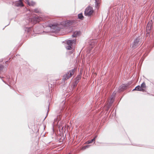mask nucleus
Listing matches in <instances>:
<instances>
[{
    "mask_svg": "<svg viewBox=\"0 0 154 154\" xmlns=\"http://www.w3.org/2000/svg\"><path fill=\"white\" fill-rule=\"evenodd\" d=\"M34 12L35 13H38L39 12V10L38 9H35L34 10Z\"/></svg>",
    "mask_w": 154,
    "mask_h": 154,
    "instance_id": "obj_18",
    "label": "nucleus"
},
{
    "mask_svg": "<svg viewBox=\"0 0 154 154\" xmlns=\"http://www.w3.org/2000/svg\"><path fill=\"white\" fill-rule=\"evenodd\" d=\"M3 68V66L2 65H0V71L2 70ZM0 78H1V77L0 76Z\"/></svg>",
    "mask_w": 154,
    "mask_h": 154,
    "instance_id": "obj_17",
    "label": "nucleus"
},
{
    "mask_svg": "<svg viewBox=\"0 0 154 154\" xmlns=\"http://www.w3.org/2000/svg\"><path fill=\"white\" fill-rule=\"evenodd\" d=\"M152 26V22H149L148 23L146 28V32H147V34H149V33L150 32V30L151 29Z\"/></svg>",
    "mask_w": 154,
    "mask_h": 154,
    "instance_id": "obj_8",
    "label": "nucleus"
},
{
    "mask_svg": "<svg viewBox=\"0 0 154 154\" xmlns=\"http://www.w3.org/2000/svg\"><path fill=\"white\" fill-rule=\"evenodd\" d=\"M95 3L97 4H99V0H95Z\"/></svg>",
    "mask_w": 154,
    "mask_h": 154,
    "instance_id": "obj_21",
    "label": "nucleus"
},
{
    "mask_svg": "<svg viewBox=\"0 0 154 154\" xmlns=\"http://www.w3.org/2000/svg\"><path fill=\"white\" fill-rule=\"evenodd\" d=\"M81 34V32L80 31H75L73 33V34L72 35V36L73 37H76L79 35H80Z\"/></svg>",
    "mask_w": 154,
    "mask_h": 154,
    "instance_id": "obj_12",
    "label": "nucleus"
},
{
    "mask_svg": "<svg viewBox=\"0 0 154 154\" xmlns=\"http://www.w3.org/2000/svg\"><path fill=\"white\" fill-rule=\"evenodd\" d=\"M116 94V92H115V91H114L113 93L112 94V97H114V96H115V95Z\"/></svg>",
    "mask_w": 154,
    "mask_h": 154,
    "instance_id": "obj_24",
    "label": "nucleus"
},
{
    "mask_svg": "<svg viewBox=\"0 0 154 154\" xmlns=\"http://www.w3.org/2000/svg\"><path fill=\"white\" fill-rule=\"evenodd\" d=\"M97 137V136H96L93 138V139H94V141L95 140V139H96V138Z\"/></svg>",
    "mask_w": 154,
    "mask_h": 154,
    "instance_id": "obj_28",
    "label": "nucleus"
},
{
    "mask_svg": "<svg viewBox=\"0 0 154 154\" xmlns=\"http://www.w3.org/2000/svg\"><path fill=\"white\" fill-rule=\"evenodd\" d=\"M74 71V70L72 69L68 72L63 76V79L64 80H66L69 79L72 75H73Z\"/></svg>",
    "mask_w": 154,
    "mask_h": 154,
    "instance_id": "obj_4",
    "label": "nucleus"
},
{
    "mask_svg": "<svg viewBox=\"0 0 154 154\" xmlns=\"http://www.w3.org/2000/svg\"><path fill=\"white\" fill-rule=\"evenodd\" d=\"M94 141V139H92V140H91L88 141L87 142V143L88 144L91 143Z\"/></svg>",
    "mask_w": 154,
    "mask_h": 154,
    "instance_id": "obj_16",
    "label": "nucleus"
},
{
    "mask_svg": "<svg viewBox=\"0 0 154 154\" xmlns=\"http://www.w3.org/2000/svg\"><path fill=\"white\" fill-rule=\"evenodd\" d=\"M99 6V4H97L96 3L95 6L96 8H98Z\"/></svg>",
    "mask_w": 154,
    "mask_h": 154,
    "instance_id": "obj_26",
    "label": "nucleus"
},
{
    "mask_svg": "<svg viewBox=\"0 0 154 154\" xmlns=\"http://www.w3.org/2000/svg\"><path fill=\"white\" fill-rule=\"evenodd\" d=\"M76 86V85H75V84L74 83L73 85V88H75Z\"/></svg>",
    "mask_w": 154,
    "mask_h": 154,
    "instance_id": "obj_27",
    "label": "nucleus"
},
{
    "mask_svg": "<svg viewBox=\"0 0 154 154\" xmlns=\"http://www.w3.org/2000/svg\"><path fill=\"white\" fill-rule=\"evenodd\" d=\"M56 121V119H54V122H55Z\"/></svg>",
    "mask_w": 154,
    "mask_h": 154,
    "instance_id": "obj_31",
    "label": "nucleus"
},
{
    "mask_svg": "<svg viewBox=\"0 0 154 154\" xmlns=\"http://www.w3.org/2000/svg\"><path fill=\"white\" fill-rule=\"evenodd\" d=\"M2 81L4 82H5V83H6V82H5V81H4L3 80V79L2 80Z\"/></svg>",
    "mask_w": 154,
    "mask_h": 154,
    "instance_id": "obj_30",
    "label": "nucleus"
},
{
    "mask_svg": "<svg viewBox=\"0 0 154 154\" xmlns=\"http://www.w3.org/2000/svg\"><path fill=\"white\" fill-rule=\"evenodd\" d=\"M140 38H137L136 39L134 42L131 45V47L134 48H135L137 47V45H138L139 43V42Z\"/></svg>",
    "mask_w": 154,
    "mask_h": 154,
    "instance_id": "obj_5",
    "label": "nucleus"
},
{
    "mask_svg": "<svg viewBox=\"0 0 154 154\" xmlns=\"http://www.w3.org/2000/svg\"><path fill=\"white\" fill-rule=\"evenodd\" d=\"M135 90L136 91H143V90H142V88H141V87L139 85H138L136 87Z\"/></svg>",
    "mask_w": 154,
    "mask_h": 154,
    "instance_id": "obj_13",
    "label": "nucleus"
},
{
    "mask_svg": "<svg viewBox=\"0 0 154 154\" xmlns=\"http://www.w3.org/2000/svg\"><path fill=\"white\" fill-rule=\"evenodd\" d=\"M81 79V77L80 76H78L76 78V80H79Z\"/></svg>",
    "mask_w": 154,
    "mask_h": 154,
    "instance_id": "obj_25",
    "label": "nucleus"
},
{
    "mask_svg": "<svg viewBox=\"0 0 154 154\" xmlns=\"http://www.w3.org/2000/svg\"><path fill=\"white\" fill-rule=\"evenodd\" d=\"M84 17L83 16L82 14H79L78 15V18L81 19L83 20V19Z\"/></svg>",
    "mask_w": 154,
    "mask_h": 154,
    "instance_id": "obj_15",
    "label": "nucleus"
},
{
    "mask_svg": "<svg viewBox=\"0 0 154 154\" xmlns=\"http://www.w3.org/2000/svg\"><path fill=\"white\" fill-rule=\"evenodd\" d=\"M54 27V26H52V27H51V26H48L47 27V28L50 29H51V28H52V27Z\"/></svg>",
    "mask_w": 154,
    "mask_h": 154,
    "instance_id": "obj_23",
    "label": "nucleus"
},
{
    "mask_svg": "<svg viewBox=\"0 0 154 154\" xmlns=\"http://www.w3.org/2000/svg\"><path fill=\"white\" fill-rule=\"evenodd\" d=\"M79 82V81L77 80H76L74 82V83H75V85H77L78 83Z\"/></svg>",
    "mask_w": 154,
    "mask_h": 154,
    "instance_id": "obj_22",
    "label": "nucleus"
},
{
    "mask_svg": "<svg viewBox=\"0 0 154 154\" xmlns=\"http://www.w3.org/2000/svg\"><path fill=\"white\" fill-rule=\"evenodd\" d=\"M140 87H141V88H142V90H143V91L144 90V89L146 87V85L145 82H143L141 84Z\"/></svg>",
    "mask_w": 154,
    "mask_h": 154,
    "instance_id": "obj_14",
    "label": "nucleus"
},
{
    "mask_svg": "<svg viewBox=\"0 0 154 154\" xmlns=\"http://www.w3.org/2000/svg\"><path fill=\"white\" fill-rule=\"evenodd\" d=\"M128 86L127 84H123L120 87L119 91H123L125 89V88Z\"/></svg>",
    "mask_w": 154,
    "mask_h": 154,
    "instance_id": "obj_10",
    "label": "nucleus"
},
{
    "mask_svg": "<svg viewBox=\"0 0 154 154\" xmlns=\"http://www.w3.org/2000/svg\"><path fill=\"white\" fill-rule=\"evenodd\" d=\"M43 17H39L37 16H35L32 18L30 19L29 21H30L33 24H35L38 22H39L40 21L43 20L42 18Z\"/></svg>",
    "mask_w": 154,
    "mask_h": 154,
    "instance_id": "obj_3",
    "label": "nucleus"
},
{
    "mask_svg": "<svg viewBox=\"0 0 154 154\" xmlns=\"http://www.w3.org/2000/svg\"><path fill=\"white\" fill-rule=\"evenodd\" d=\"M26 3L30 6H33L35 5V2L31 0H24Z\"/></svg>",
    "mask_w": 154,
    "mask_h": 154,
    "instance_id": "obj_7",
    "label": "nucleus"
},
{
    "mask_svg": "<svg viewBox=\"0 0 154 154\" xmlns=\"http://www.w3.org/2000/svg\"><path fill=\"white\" fill-rule=\"evenodd\" d=\"M75 42L76 41L74 39L67 41L66 43L67 45L66 46V48L68 50L72 49L75 44Z\"/></svg>",
    "mask_w": 154,
    "mask_h": 154,
    "instance_id": "obj_1",
    "label": "nucleus"
},
{
    "mask_svg": "<svg viewBox=\"0 0 154 154\" xmlns=\"http://www.w3.org/2000/svg\"><path fill=\"white\" fill-rule=\"evenodd\" d=\"M27 29V30H26H26H27V32H29L31 29V28H27L26 29Z\"/></svg>",
    "mask_w": 154,
    "mask_h": 154,
    "instance_id": "obj_20",
    "label": "nucleus"
},
{
    "mask_svg": "<svg viewBox=\"0 0 154 154\" xmlns=\"http://www.w3.org/2000/svg\"><path fill=\"white\" fill-rule=\"evenodd\" d=\"M135 89H136V88L134 89H133L132 91H134V90H135Z\"/></svg>",
    "mask_w": 154,
    "mask_h": 154,
    "instance_id": "obj_29",
    "label": "nucleus"
},
{
    "mask_svg": "<svg viewBox=\"0 0 154 154\" xmlns=\"http://www.w3.org/2000/svg\"><path fill=\"white\" fill-rule=\"evenodd\" d=\"M89 145H87V146H85L83 147V149H85L86 148H88V147H89Z\"/></svg>",
    "mask_w": 154,
    "mask_h": 154,
    "instance_id": "obj_19",
    "label": "nucleus"
},
{
    "mask_svg": "<svg viewBox=\"0 0 154 154\" xmlns=\"http://www.w3.org/2000/svg\"><path fill=\"white\" fill-rule=\"evenodd\" d=\"M68 154H70L69 153Z\"/></svg>",
    "mask_w": 154,
    "mask_h": 154,
    "instance_id": "obj_32",
    "label": "nucleus"
},
{
    "mask_svg": "<svg viewBox=\"0 0 154 154\" xmlns=\"http://www.w3.org/2000/svg\"><path fill=\"white\" fill-rule=\"evenodd\" d=\"M63 24L65 25V26H70L72 24V22L70 21H65L63 22Z\"/></svg>",
    "mask_w": 154,
    "mask_h": 154,
    "instance_id": "obj_11",
    "label": "nucleus"
},
{
    "mask_svg": "<svg viewBox=\"0 0 154 154\" xmlns=\"http://www.w3.org/2000/svg\"><path fill=\"white\" fill-rule=\"evenodd\" d=\"M94 12L93 8L91 6H89L85 10V15L86 16H89L92 15Z\"/></svg>",
    "mask_w": 154,
    "mask_h": 154,
    "instance_id": "obj_2",
    "label": "nucleus"
},
{
    "mask_svg": "<svg viewBox=\"0 0 154 154\" xmlns=\"http://www.w3.org/2000/svg\"><path fill=\"white\" fill-rule=\"evenodd\" d=\"M13 5L17 7H22L23 6L22 2L20 0L14 2Z\"/></svg>",
    "mask_w": 154,
    "mask_h": 154,
    "instance_id": "obj_6",
    "label": "nucleus"
},
{
    "mask_svg": "<svg viewBox=\"0 0 154 154\" xmlns=\"http://www.w3.org/2000/svg\"><path fill=\"white\" fill-rule=\"evenodd\" d=\"M114 99V97H112L110 99V101L109 102V103L107 104V110H108L109 108L111 106L112 104V103Z\"/></svg>",
    "mask_w": 154,
    "mask_h": 154,
    "instance_id": "obj_9",
    "label": "nucleus"
}]
</instances>
